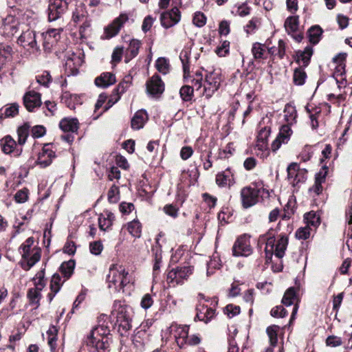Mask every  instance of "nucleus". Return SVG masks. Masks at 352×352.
Segmentation results:
<instances>
[{
    "mask_svg": "<svg viewBox=\"0 0 352 352\" xmlns=\"http://www.w3.org/2000/svg\"><path fill=\"white\" fill-rule=\"evenodd\" d=\"M23 99V104L29 111H34L41 104V94L34 91L25 93Z\"/></svg>",
    "mask_w": 352,
    "mask_h": 352,
    "instance_id": "dca6fc26",
    "label": "nucleus"
},
{
    "mask_svg": "<svg viewBox=\"0 0 352 352\" xmlns=\"http://www.w3.org/2000/svg\"><path fill=\"white\" fill-rule=\"evenodd\" d=\"M141 45L140 41L138 39H131L129 41V46L126 52L125 62L127 63L132 58H135L139 52Z\"/></svg>",
    "mask_w": 352,
    "mask_h": 352,
    "instance_id": "412c9836",
    "label": "nucleus"
},
{
    "mask_svg": "<svg viewBox=\"0 0 352 352\" xmlns=\"http://www.w3.org/2000/svg\"><path fill=\"white\" fill-rule=\"evenodd\" d=\"M313 54V50L311 47H305L302 52H299L297 55L296 61L302 65L303 67H306L309 65L311 57Z\"/></svg>",
    "mask_w": 352,
    "mask_h": 352,
    "instance_id": "cd10ccee",
    "label": "nucleus"
},
{
    "mask_svg": "<svg viewBox=\"0 0 352 352\" xmlns=\"http://www.w3.org/2000/svg\"><path fill=\"white\" fill-rule=\"evenodd\" d=\"M230 42L225 41L221 46L218 47L216 50L217 54L220 57H223L228 54Z\"/></svg>",
    "mask_w": 352,
    "mask_h": 352,
    "instance_id": "680f3d73",
    "label": "nucleus"
},
{
    "mask_svg": "<svg viewBox=\"0 0 352 352\" xmlns=\"http://www.w3.org/2000/svg\"><path fill=\"white\" fill-rule=\"evenodd\" d=\"M63 31V29H51L44 33L47 36V39H51L56 43L60 38V34Z\"/></svg>",
    "mask_w": 352,
    "mask_h": 352,
    "instance_id": "5fc2aeb1",
    "label": "nucleus"
},
{
    "mask_svg": "<svg viewBox=\"0 0 352 352\" xmlns=\"http://www.w3.org/2000/svg\"><path fill=\"white\" fill-rule=\"evenodd\" d=\"M327 174V170L326 168L317 173L315 178V184L309 190L314 192L316 195L320 194L322 191V184L324 182Z\"/></svg>",
    "mask_w": 352,
    "mask_h": 352,
    "instance_id": "b1692460",
    "label": "nucleus"
},
{
    "mask_svg": "<svg viewBox=\"0 0 352 352\" xmlns=\"http://www.w3.org/2000/svg\"><path fill=\"white\" fill-rule=\"evenodd\" d=\"M206 17L201 12H196L193 17V23L197 27H202L206 24Z\"/></svg>",
    "mask_w": 352,
    "mask_h": 352,
    "instance_id": "e2e57ef3",
    "label": "nucleus"
},
{
    "mask_svg": "<svg viewBox=\"0 0 352 352\" xmlns=\"http://www.w3.org/2000/svg\"><path fill=\"white\" fill-rule=\"evenodd\" d=\"M119 188L116 185H113L108 192V199L111 203H116L119 199Z\"/></svg>",
    "mask_w": 352,
    "mask_h": 352,
    "instance_id": "864d4df0",
    "label": "nucleus"
},
{
    "mask_svg": "<svg viewBox=\"0 0 352 352\" xmlns=\"http://www.w3.org/2000/svg\"><path fill=\"white\" fill-rule=\"evenodd\" d=\"M112 225L110 219H106L102 214H100L98 218V226L101 230H107Z\"/></svg>",
    "mask_w": 352,
    "mask_h": 352,
    "instance_id": "13d9d810",
    "label": "nucleus"
},
{
    "mask_svg": "<svg viewBox=\"0 0 352 352\" xmlns=\"http://www.w3.org/2000/svg\"><path fill=\"white\" fill-rule=\"evenodd\" d=\"M148 120V115L144 110L138 111L131 119V127L133 129L142 128Z\"/></svg>",
    "mask_w": 352,
    "mask_h": 352,
    "instance_id": "aec40b11",
    "label": "nucleus"
},
{
    "mask_svg": "<svg viewBox=\"0 0 352 352\" xmlns=\"http://www.w3.org/2000/svg\"><path fill=\"white\" fill-rule=\"evenodd\" d=\"M146 91L151 96H158L164 91V84L160 77L155 74L146 82Z\"/></svg>",
    "mask_w": 352,
    "mask_h": 352,
    "instance_id": "2eb2a0df",
    "label": "nucleus"
},
{
    "mask_svg": "<svg viewBox=\"0 0 352 352\" xmlns=\"http://www.w3.org/2000/svg\"><path fill=\"white\" fill-rule=\"evenodd\" d=\"M36 80L39 84L47 87L51 82L52 77L48 72L45 71L41 76L36 78Z\"/></svg>",
    "mask_w": 352,
    "mask_h": 352,
    "instance_id": "69168bd1",
    "label": "nucleus"
},
{
    "mask_svg": "<svg viewBox=\"0 0 352 352\" xmlns=\"http://www.w3.org/2000/svg\"><path fill=\"white\" fill-rule=\"evenodd\" d=\"M194 88L189 85H184L180 89V96L183 100L190 101L193 96Z\"/></svg>",
    "mask_w": 352,
    "mask_h": 352,
    "instance_id": "c03bdc74",
    "label": "nucleus"
},
{
    "mask_svg": "<svg viewBox=\"0 0 352 352\" xmlns=\"http://www.w3.org/2000/svg\"><path fill=\"white\" fill-rule=\"evenodd\" d=\"M285 119L287 121V124H292L295 122L296 118L297 116L296 110L294 107L292 105L287 104L285 106Z\"/></svg>",
    "mask_w": 352,
    "mask_h": 352,
    "instance_id": "72a5a7b5",
    "label": "nucleus"
},
{
    "mask_svg": "<svg viewBox=\"0 0 352 352\" xmlns=\"http://www.w3.org/2000/svg\"><path fill=\"white\" fill-rule=\"evenodd\" d=\"M179 58L183 65L184 76V78H186V75L188 74L190 72V67L188 62L189 58L188 52L187 51H182L180 53Z\"/></svg>",
    "mask_w": 352,
    "mask_h": 352,
    "instance_id": "de8ad7c7",
    "label": "nucleus"
},
{
    "mask_svg": "<svg viewBox=\"0 0 352 352\" xmlns=\"http://www.w3.org/2000/svg\"><path fill=\"white\" fill-rule=\"evenodd\" d=\"M89 352H106L111 343L109 329L104 325H98L93 329L84 341Z\"/></svg>",
    "mask_w": 352,
    "mask_h": 352,
    "instance_id": "f257e3e1",
    "label": "nucleus"
},
{
    "mask_svg": "<svg viewBox=\"0 0 352 352\" xmlns=\"http://www.w3.org/2000/svg\"><path fill=\"white\" fill-rule=\"evenodd\" d=\"M287 170L288 180L293 186L304 182L307 179V171L305 169H299L296 163L289 164Z\"/></svg>",
    "mask_w": 352,
    "mask_h": 352,
    "instance_id": "9d476101",
    "label": "nucleus"
},
{
    "mask_svg": "<svg viewBox=\"0 0 352 352\" xmlns=\"http://www.w3.org/2000/svg\"><path fill=\"white\" fill-rule=\"evenodd\" d=\"M290 124H287L285 125H283L280 129L278 137L282 139V142L283 144L287 143L289 140V138L292 133V129L289 126Z\"/></svg>",
    "mask_w": 352,
    "mask_h": 352,
    "instance_id": "37998d69",
    "label": "nucleus"
},
{
    "mask_svg": "<svg viewBox=\"0 0 352 352\" xmlns=\"http://www.w3.org/2000/svg\"><path fill=\"white\" fill-rule=\"evenodd\" d=\"M276 231L275 230L270 229L267 233L259 237V242L265 243V252L267 261L271 259L274 254L276 245Z\"/></svg>",
    "mask_w": 352,
    "mask_h": 352,
    "instance_id": "9b49d317",
    "label": "nucleus"
},
{
    "mask_svg": "<svg viewBox=\"0 0 352 352\" xmlns=\"http://www.w3.org/2000/svg\"><path fill=\"white\" fill-rule=\"evenodd\" d=\"M12 52L10 46L0 43V70L11 60Z\"/></svg>",
    "mask_w": 352,
    "mask_h": 352,
    "instance_id": "393cba45",
    "label": "nucleus"
},
{
    "mask_svg": "<svg viewBox=\"0 0 352 352\" xmlns=\"http://www.w3.org/2000/svg\"><path fill=\"white\" fill-rule=\"evenodd\" d=\"M296 298V293L294 287L289 288L285 293L282 299V302L286 305L289 306L293 304L294 300Z\"/></svg>",
    "mask_w": 352,
    "mask_h": 352,
    "instance_id": "ea45409f",
    "label": "nucleus"
},
{
    "mask_svg": "<svg viewBox=\"0 0 352 352\" xmlns=\"http://www.w3.org/2000/svg\"><path fill=\"white\" fill-rule=\"evenodd\" d=\"M127 229L130 234L135 237H140L141 234V223L138 220H133L128 223Z\"/></svg>",
    "mask_w": 352,
    "mask_h": 352,
    "instance_id": "e433bc0d",
    "label": "nucleus"
},
{
    "mask_svg": "<svg viewBox=\"0 0 352 352\" xmlns=\"http://www.w3.org/2000/svg\"><path fill=\"white\" fill-rule=\"evenodd\" d=\"M18 43L23 47L34 51L38 50L37 41L36 38V33L33 30H28L23 32L18 38Z\"/></svg>",
    "mask_w": 352,
    "mask_h": 352,
    "instance_id": "ddd939ff",
    "label": "nucleus"
},
{
    "mask_svg": "<svg viewBox=\"0 0 352 352\" xmlns=\"http://www.w3.org/2000/svg\"><path fill=\"white\" fill-rule=\"evenodd\" d=\"M156 67L160 72L167 74L169 69L168 60L164 58H159L156 61Z\"/></svg>",
    "mask_w": 352,
    "mask_h": 352,
    "instance_id": "8fccbe9b",
    "label": "nucleus"
},
{
    "mask_svg": "<svg viewBox=\"0 0 352 352\" xmlns=\"http://www.w3.org/2000/svg\"><path fill=\"white\" fill-rule=\"evenodd\" d=\"M309 226L299 228L296 232V236L298 239H307L310 236Z\"/></svg>",
    "mask_w": 352,
    "mask_h": 352,
    "instance_id": "774afa93",
    "label": "nucleus"
},
{
    "mask_svg": "<svg viewBox=\"0 0 352 352\" xmlns=\"http://www.w3.org/2000/svg\"><path fill=\"white\" fill-rule=\"evenodd\" d=\"M27 296L31 305H35L36 307L39 306V300L41 298V292L35 289L30 288L28 292Z\"/></svg>",
    "mask_w": 352,
    "mask_h": 352,
    "instance_id": "4c0bfd02",
    "label": "nucleus"
},
{
    "mask_svg": "<svg viewBox=\"0 0 352 352\" xmlns=\"http://www.w3.org/2000/svg\"><path fill=\"white\" fill-rule=\"evenodd\" d=\"M175 329L176 334L175 336L177 345L181 348L185 344L189 345H197L200 343L201 338L197 335L188 336V327H177L172 325L171 331Z\"/></svg>",
    "mask_w": 352,
    "mask_h": 352,
    "instance_id": "20e7f679",
    "label": "nucleus"
},
{
    "mask_svg": "<svg viewBox=\"0 0 352 352\" xmlns=\"http://www.w3.org/2000/svg\"><path fill=\"white\" fill-rule=\"evenodd\" d=\"M103 249V245L100 241L92 242L89 244V250L91 254L99 255Z\"/></svg>",
    "mask_w": 352,
    "mask_h": 352,
    "instance_id": "0e129e2a",
    "label": "nucleus"
},
{
    "mask_svg": "<svg viewBox=\"0 0 352 352\" xmlns=\"http://www.w3.org/2000/svg\"><path fill=\"white\" fill-rule=\"evenodd\" d=\"M58 329L52 326L47 331V342L52 352H56V341H57Z\"/></svg>",
    "mask_w": 352,
    "mask_h": 352,
    "instance_id": "c85d7f7f",
    "label": "nucleus"
},
{
    "mask_svg": "<svg viewBox=\"0 0 352 352\" xmlns=\"http://www.w3.org/2000/svg\"><path fill=\"white\" fill-rule=\"evenodd\" d=\"M269 52L272 54H276L279 56L280 58H283L285 52V43L283 41L280 40L278 41V47H271L269 50Z\"/></svg>",
    "mask_w": 352,
    "mask_h": 352,
    "instance_id": "09e8293b",
    "label": "nucleus"
},
{
    "mask_svg": "<svg viewBox=\"0 0 352 352\" xmlns=\"http://www.w3.org/2000/svg\"><path fill=\"white\" fill-rule=\"evenodd\" d=\"M128 275V272L125 271L123 266L112 265L107 278L109 288L113 287L116 292H119L123 289L130 282Z\"/></svg>",
    "mask_w": 352,
    "mask_h": 352,
    "instance_id": "f03ea898",
    "label": "nucleus"
},
{
    "mask_svg": "<svg viewBox=\"0 0 352 352\" xmlns=\"http://www.w3.org/2000/svg\"><path fill=\"white\" fill-rule=\"evenodd\" d=\"M221 266L220 259L218 256H213L207 263V275L210 276L213 274V270L218 269Z\"/></svg>",
    "mask_w": 352,
    "mask_h": 352,
    "instance_id": "a18cd8bd",
    "label": "nucleus"
},
{
    "mask_svg": "<svg viewBox=\"0 0 352 352\" xmlns=\"http://www.w3.org/2000/svg\"><path fill=\"white\" fill-rule=\"evenodd\" d=\"M69 1L67 0H50L48 18L50 21L60 18L67 11Z\"/></svg>",
    "mask_w": 352,
    "mask_h": 352,
    "instance_id": "0eeeda50",
    "label": "nucleus"
},
{
    "mask_svg": "<svg viewBox=\"0 0 352 352\" xmlns=\"http://www.w3.org/2000/svg\"><path fill=\"white\" fill-rule=\"evenodd\" d=\"M129 310L130 307L121 301H115L112 313L116 314L117 321L129 320L131 318Z\"/></svg>",
    "mask_w": 352,
    "mask_h": 352,
    "instance_id": "f3484780",
    "label": "nucleus"
},
{
    "mask_svg": "<svg viewBox=\"0 0 352 352\" xmlns=\"http://www.w3.org/2000/svg\"><path fill=\"white\" fill-rule=\"evenodd\" d=\"M128 19L129 17L126 14H121L104 28L102 38L109 39L116 36Z\"/></svg>",
    "mask_w": 352,
    "mask_h": 352,
    "instance_id": "1a4fd4ad",
    "label": "nucleus"
},
{
    "mask_svg": "<svg viewBox=\"0 0 352 352\" xmlns=\"http://www.w3.org/2000/svg\"><path fill=\"white\" fill-rule=\"evenodd\" d=\"M288 244V239L285 235H281L275 245L274 254L279 258L285 255V251Z\"/></svg>",
    "mask_w": 352,
    "mask_h": 352,
    "instance_id": "a878e982",
    "label": "nucleus"
},
{
    "mask_svg": "<svg viewBox=\"0 0 352 352\" xmlns=\"http://www.w3.org/2000/svg\"><path fill=\"white\" fill-rule=\"evenodd\" d=\"M41 250L39 248H33L32 253L28 258H25L27 263L22 265V267L28 271L36 263H37L41 258Z\"/></svg>",
    "mask_w": 352,
    "mask_h": 352,
    "instance_id": "5701e85b",
    "label": "nucleus"
},
{
    "mask_svg": "<svg viewBox=\"0 0 352 352\" xmlns=\"http://www.w3.org/2000/svg\"><path fill=\"white\" fill-rule=\"evenodd\" d=\"M45 128L42 125H36L32 127L31 131L32 136L34 138H39L45 134Z\"/></svg>",
    "mask_w": 352,
    "mask_h": 352,
    "instance_id": "bf43d9fd",
    "label": "nucleus"
},
{
    "mask_svg": "<svg viewBox=\"0 0 352 352\" xmlns=\"http://www.w3.org/2000/svg\"><path fill=\"white\" fill-rule=\"evenodd\" d=\"M261 190L264 191V189L251 186L243 188L241 190L242 206L244 208H249L256 204L258 201V197Z\"/></svg>",
    "mask_w": 352,
    "mask_h": 352,
    "instance_id": "39448f33",
    "label": "nucleus"
},
{
    "mask_svg": "<svg viewBox=\"0 0 352 352\" xmlns=\"http://www.w3.org/2000/svg\"><path fill=\"white\" fill-rule=\"evenodd\" d=\"M305 220L306 221L307 226L317 227L320 223L319 215L313 211L305 214Z\"/></svg>",
    "mask_w": 352,
    "mask_h": 352,
    "instance_id": "f704fd0d",
    "label": "nucleus"
},
{
    "mask_svg": "<svg viewBox=\"0 0 352 352\" xmlns=\"http://www.w3.org/2000/svg\"><path fill=\"white\" fill-rule=\"evenodd\" d=\"M54 157V152L45 146L43 148L42 151L39 153L36 163L41 168H45L52 163Z\"/></svg>",
    "mask_w": 352,
    "mask_h": 352,
    "instance_id": "a211bd4d",
    "label": "nucleus"
},
{
    "mask_svg": "<svg viewBox=\"0 0 352 352\" xmlns=\"http://www.w3.org/2000/svg\"><path fill=\"white\" fill-rule=\"evenodd\" d=\"M287 315V311L282 305L275 307L271 310V316L274 318H283Z\"/></svg>",
    "mask_w": 352,
    "mask_h": 352,
    "instance_id": "052dcab7",
    "label": "nucleus"
},
{
    "mask_svg": "<svg viewBox=\"0 0 352 352\" xmlns=\"http://www.w3.org/2000/svg\"><path fill=\"white\" fill-rule=\"evenodd\" d=\"M270 134V129L268 128H266V127L262 129L259 131L257 139H258V142L262 143L261 146H263L264 144L266 143Z\"/></svg>",
    "mask_w": 352,
    "mask_h": 352,
    "instance_id": "6e6d98bb",
    "label": "nucleus"
},
{
    "mask_svg": "<svg viewBox=\"0 0 352 352\" xmlns=\"http://www.w3.org/2000/svg\"><path fill=\"white\" fill-rule=\"evenodd\" d=\"M30 125L28 123H25L23 125L19 126L17 129L18 135V144L19 145H23L29 135V131Z\"/></svg>",
    "mask_w": 352,
    "mask_h": 352,
    "instance_id": "c756f323",
    "label": "nucleus"
},
{
    "mask_svg": "<svg viewBox=\"0 0 352 352\" xmlns=\"http://www.w3.org/2000/svg\"><path fill=\"white\" fill-rule=\"evenodd\" d=\"M286 32L288 34L295 32L298 28V16H289L285 21L284 24Z\"/></svg>",
    "mask_w": 352,
    "mask_h": 352,
    "instance_id": "7c9ffc66",
    "label": "nucleus"
},
{
    "mask_svg": "<svg viewBox=\"0 0 352 352\" xmlns=\"http://www.w3.org/2000/svg\"><path fill=\"white\" fill-rule=\"evenodd\" d=\"M280 329V327L278 325H272L267 328L266 332L269 337L270 345L272 346H275L277 344L278 342V331Z\"/></svg>",
    "mask_w": 352,
    "mask_h": 352,
    "instance_id": "2f4dec72",
    "label": "nucleus"
},
{
    "mask_svg": "<svg viewBox=\"0 0 352 352\" xmlns=\"http://www.w3.org/2000/svg\"><path fill=\"white\" fill-rule=\"evenodd\" d=\"M60 281L61 278L59 274H55L53 275L50 283V289L52 292L58 293L61 286Z\"/></svg>",
    "mask_w": 352,
    "mask_h": 352,
    "instance_id": "3c124183",
    "label": "nucleus"
},
{
    "mask_svg": "<svg viewBox=\"0 0 352 352\" xmlns=\"http://www.w3.org/2000/svg\"><path fill=\"white\" fill-rule=\"evenodd\" d=\"M119 325V331L122 335L125 334L127 331H129L131 327V318L129 320H122L120 321H117Z\"/></svg>",
    "mask_w": 352,
    "mask_h": 352,
    "instance_id": "603ef678",
    "label": "nucleus"
},
{
    "mask_svg": "<svg viewBox=\"0 0 352 352\" xmlns=\"http://www.w3.org/2000/svg\"><path fill=\"white\" fill-rule=\"evenodd\" d=\"M75 263L74 261L70 260L67 262L62 263L60 267V272L65 276L66 279L69 278L73 274Z\"/></svg>",
    "mask_w": 352,
    "mask_h": 352,
    "instance_id": "473e14b6",
    "label": "nucleus"
},
{
    "mask_svg": "<svg viewBox=\"0 0 352 352\" xmlns=\"http://www.w3.org/2000/svg\"><path fill=\"white\" fill-rule=\"evenodd\" d=\"M322 30L320 26L315 25L309 30V37L311 43L316 44L319 41Z\"/></svg>",
    "mask_w": 352,
    "mask_h": 352,
    "instance_id": "c9c22d12",
    "label": "nucleus"
},
{
    "mask_svg": "<svg viewBox=\"0 0 352 352\" xmlns=\"http://www.w3.org/2000/svg\"><path fill=\"white\" fill-rule=\"evenodd\" d=\"M0 144L3 152L6 154H13L14 156L17 157L22 152V148H16V142L10 135L3 138Z\"/></svg>",
    "mask_w": 352,
    "mask_h": 352,
    "instance_id": "4468645a",
    "label": "nucleus"
},
{
    "mask_svg": "<svg viewBox=\"0 0 352 352\" xmlns=\"http://www.w3.org/2000/svg\"><path fill=\"white\" fill-rule=\"evenodd\" d=\"M180 12L177 7L161 14L160 21L165 28H169L177 24L180 20Z\"/></svg>",
    "mask_w": 352,
    "mask_h": 352,
    "instance_id": "f8f14e48",
    "label": "nucleus"
},
{
    "mask_svg": "<svg viewBox=\"0 0 352 352\" xmlns=\"http://www.w3.org/2000/svg\"><path fill=\"white\" fill-rule=\"evenodd\" d=\"M192 267L190 265L179 266L172 269L167 273L166 281L170 286L182 284L192 272Z\"/></svg>",
    "mask_w": 352,
    "mask_h": 352,
    "instance_id": "7ed1b4c3",
    "label": "nucleus"
},
{
    "mask_svg": "<svg viewBox=\"0 0 352 352\" xmlns=\"http://www.w3.org/2000/svg\"><path fill=\"white\" fill-rule=\"evenodd\" d=\"M216 183L220 187H225L227 185L230 186L235 183L234 175L229 169H227L217 175Z\"/></svg>",
    "mask_w": 352,
    "mask_h": 352,
    "instance_id": "6ab92c4d",
    "label": "nucleus"
},
{
    "mask_svg": "<svg viewBox=\"0 0 352 352\" xmlns=\"http://www.w3.org/2000/svg\"><path fill=\"white\" fill-rule=\"evenodd\" d=\"M155 21V19L148 15L146 16L143 21L142 30L144 32H147L149 31Z\"/></svg>",
    "mask_w": 352,
    "mask_h": 352,
    "instance_id": "338daca9",
    "label": "nucleus"
},
{
    "mask_svg": "<svg viewBox=\"0 0 352 352\" xmlns=\"http://www.w3.org/2000/svg\"><path fill=\"white\" fill-rule=\"evenodd\" d=\"M221 81V74L218 71H213L206 75L203 94L206 98H210L219 88Z\"/></svg>",
    "mask_w": 352,
    "mask_h": 352,
    "instance_id": "423d86ee",
    "label": "nucleus"
},
{
    "mask_svg": "<svg viewBox=\"0 0 352 352\" xmlns=\"http://www.w3.org/2000/svg\"><path fill=\"white\" fill-rule=\"evenodd\" d=\"M116 82V77L111 73H103L95 79V84L98 87H107Z\"/></svg>",
    "mask_w": 352,
    "mask_h": 352,
    "instance_id": "4be33fe9",
    "label": "nucleus"
},
{
    "mask_svg": "<svg viewBox=\"0 0 352 352\" xmlns=\"http://www.w3.org/2000/svg\"><path fill=\"white\" fill-rule=\"evenodd\" d=\"M202 309L205 311L204 316H201V311H197L196 317L200 320H204L205 322L210 321L214 316V310L212 308L202 306Z\"/></svg>",
    "mask_w": 352,
    "mask_h": 352,
    "instance_id": "58836bf2",
    "label": "nucleus"
},
{
    "mask_svg": "<svg viewBox=\"0 0 352 352\" xmlns=\"http://www.w3.org/2000/svg\"><path fill=\"white\" fill-rule=\"evenodd\" d=\"M307 78L306 73L301 69L297 68L294 70L293 80L296 85H302Z\"/></svg>",
    "mask_w": 352,
    "mask_h": 352,
    "instance_id": "79ce46f5",
    "label": "nucleus"
},
{
    "mask_svg": "<svg viewBox=\"0 0 352 352\" xmlns=\"http://www.w3.org/2000/svg\"><path fill=\"white\" fill-rule=\"evenodd\" d=\"M33 243V237H29L25 240V243L21 245V248L23 250L22 257L23 258H28L30 256L32 250L33 249L32 248Z\"/></svg>",
    "mask_w": 352,
    "mask_h": 352,
    "instance_id": "a19ab883",
    "label": "nucleus"
},
{
    "mask_svg": "<svg viewBox=\"0 0 352 352\" xmlns=\"http://www.w3.org/2000/svg\"><path fill=\"white\" fill-rule=\"evenodd\" d=\"M252 252L250 237L245 234L239 236L232 247V254L235 256H248Z\"/></svg>",
    "mask_w": 352,
    "mask_h": 352,
    "instance_id": "6e6552de",
    "label": "nucleus"
},
{
    "mask_svg": "<svg viewBox=\"0 0 352 352\" xmlns=\"http://www.w3.org/2000/svg\"><path fill=\"white\" fill-rule=\"evenodd\" d=\"M78 120L76 119H63L59 124L60 128L65 132H75L77 131Z\"/></svg>",
    "mask_w": 352,
    "mask_h": 352,
    "instance_id": "bb28decb",
    "label": "nucleus"
},
{
    "mask_svg": "<svg viewBox=\"0 0 352 352\" xmlns=\"http://www.w3.org/2000/svg\"><path fill=\"white\" fill-rule=\"evenodd\" d=\"M265 52V45L256 43L253 45L252 52L255 59L263 58Z\"/></svg>",
    "mask_w": 352,
    "mask_h": 352,
    "instance_id": "49530a36",
    "label": "nucleus"
},
{
    "mask_svg": "<svg viewBox=\"0 0 352 352\" xmlns=\"http://www.w3.org/2000/svg\"><path fill=\"white\" fill-rule=\"evenodd\" d=\"M19 113V105L16 103L12 104L10 107H6L4 111L6 118L14 117Z\"/></svg>",
    "mask_w": 352,
    "mask_h": 352,
    "instance_id": "4d7b16f0",
    "label": "nucleus"
}]
</instances>
